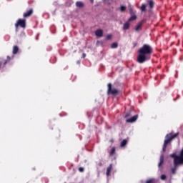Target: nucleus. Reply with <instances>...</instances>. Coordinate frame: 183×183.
<instances>
[{
	"label": "nucleus",
	"mask_w": 183,
	"mask_h": 183,
	"mask_svg": "<svg viewBox=\"0 0 183 183\" xmlns=\"http://www.w3.org/2000/svg\"><path fill=\"white\" fill-rule=\"evenodd\" d=\"M154 49L149 44H144L139 50L137 56V62L139 64H144L146 61L151 59V55H152Z\"/></svg>",
	"instance_id": "f257e3e1"
},
{
	"label": "nucleus",
	"mask_w": 183,
	"mask_h": 183,
	"mask_svg": "<svg viewBox=\"0 0 183 183\" xmlns=\"http://www.w3.org/2000/svg\"><path fill=\"white\" fill-rule=\"evenodd\" d=\"M177 135H179V132L174 134H172V133H169L166 135V139L164 140L162 148L163 152H165V151H167V147H168V144H169L171 141L174 139V138H177Z\"/></svg>",
	"instance_id": "f03ea898"
},
{
	"label": "nucleus",
	"mask_w": 183,
	"mask_h": 183,
	"mask_svg": "<svg viewBox=\"0 0 183 183\" xmlns=\"http://www.w3.org/2000/svg\"><path fill=\"white\" fill-rule=\"evenodd\" d=\"M107 94L108 95H113L114 97H117L119 94V90L116 88H112V84L109 83L107 84Z\"/></svg>",
	"instance_id": "7ed1b4c3"
},
{
	"label": "nucleus",
	"mask_w": 183,
	"mask_h": 183,
	"mask_svg": "<svg viewBox=\"0 0 183 183\" xmlns=\"http://www.w3.org/2000/svg\"><path fill=\"white\" fill-rule=\"evenodd\" d=\"M19 26L20 28L23 29L26 28V20L19 19L15 24V28L16 31H18V28H19Z\"/></svg>",
	"instance_id": "20e7f679"
},
{
	"label": "nucleus",
	"mask_w": 183,
	"mask_h": 183,
	"mask_svg": "<svg viewBox=\"0 0 183 183\" xmlns=\"http://www.w3.org/2000/svg\"><path fill=\"white\" fill-rule=\"evenodd\" d=\"M183 164V158L181 156H176L174 159V167H178V165H181Z\"/></svg>",
	"instance_id": "39448f33"
},
{
	"label": "nucleus",
	"mask_w": 183,
	"mask_h": 183,
	"mask_svg": "<svg viewBox=\"0 0 183 183\" xmlns=\"http://www.w3.org/2000/svg\"><path fill=\"white\" fill-rule=\"evenodd\" d=\"M147 4L149 6V12H152V9H154L155 5L154 0H147Z\"/></svg>",
	"instance_id": "423d86ee"
},
{
	"label": "nucleus",
	"mask_w": 183,
	"mask_h": 183,
	"mask_svg": "<svg viewBox=\"0 0 183 183\" xmlns=\"http://www.w3.org/2000/svg\"><path fill=\"white\" fill-rule=\"evenodd\" d=\"M32 14H34V10H32V9H31L29 11H27L26 12L24 13L23 16H24V18H28V17L31 16L32 15Z\"/></svg>",
	"instance_id": "0eeeda50"
},
{
	"label": "nucleus",
	"mask_w": 183,
	"mask_h": 183,
	"mask_svg": "<svg viewBox=\"0 0 183 183\" xmlns=\"http://www.w3.org/2000/svg\"><path fill=\"white\" fill-rule=\"evenodd\" d=\"M137 119H138V114H136V115L133 116L132 118L127 119L126 122H127V123L135 122V121H137Z\"/></svg>",
	"instance_id": "6e6552de"
},
{
	"label": "nucleus",
	"mask_w": 183,
	"mask_h": 183,
	"mask_svg": "<svg viewBox=\"0 0 183 183\" xmlns=\"http://www.w3.org/2000/svg\"><path fill=\"white\" fill-rule=\"evenodd\" d=\"M95 35H96V36L101 38V36H102L104 35V31H102V29H97L95 31Z\"/></svg>",
	"instance_id": "1a4fd4ad"
},
{
	"label": "nucleus",
	"mask_w": 183,
	"mask_h": 183,
	"mask_svg": "<svg viewBox=\"0 0 183 183\" xmlns=\"http://www.w3.org/2000/svg\"><path fill=\"white\" fill-rule=\"evenodd\" d=\"M111 171H112V164H109V166L107 167L106 175L107 177H109L111 174Z\"/></svg>",
	"instance_id": "9d476101"
},
{
	"label": "nucleus",
	"mask_w": 183,
	"mask_h": 183,
	"mask_svg": "<svg viewBox=\"0 0 183 183\" xmlns=\"http://www.w3.org/2000/svg\"><path fill=\"white\" fill-rule=\"evenodd\" d=\"M19 51V47L18 46H13V54L16 55V54H18Z\"/></svg>",
	"instance_id": "9b49d317"
},
{
	"label": "nucleus",
	"mask_w": 183,
	"mask_h": 183,
	"mask_svg": "<svg viewBox=\"0 0 183 183\" xmlns=\"http://www.w3.org/2000/svg\"><path fill=\"white\" fill-rule=\"evenodd\" d=\"M11 59H14V56H12L11 57L9 56H7L6 59L4 62V65H6V64H8V62H10Z\"/></svg>",
	"instance_id": "f8f14e48"
},
{
	"label": "nucleus",
	"mask_w": 183,
	"mask_h": 183,
	"mask_svg": "<svg viewBox=\"0 0 183 183\" xmlns=\"http://www.w3.org/2000/svg\"><path fill=\"white\" fill-rule=\"evenodd\" d=\"M140 11L142 12H147V4H142V6L140 7Z\"/></svg>",
	"instance_id": "ddd939ff"
},
{
	"label": "nucleus",
	"mask_w": 183,
	"mask_h": 183,
	"mask_svg": "<svg viewBox=\"0 0 183 183\" xmlns=\"http://www.w3.org/2000/svg\"><path fill=\"white\" fill-rule=\"evenodd\" d=\"M128 144V140L124 139L121 143H120V147L121 148H124Z\"/></svg>",
	"instance_id": "4468645a"
},
{
	"label": "nucleus",
	"mask_w": 183,
	"mask_h": 183,
	"mask_svg": "<svg viewBox=\"0 0 183 183\" xmlns=\"http://www.w3.org/2000/svg\"><path fill=\"white\" fill-rule=\"evenodd\" d=\"M76 6H77V8H84V3H82V1H77L76 2Z\"/></svg>",
	"instance_id": "2eb2a0df"
},
{
	"label": "nucleus",
	"mask_w": 183,
	"mask_h": 183,
	"mask_svg": "<svg viewBox=\"0 0 183 183\" xmlns=\"http://www.w3.org/2000/svg\"><path fill=\"white\" fill-rule=\"evenodd\" d=\"M135 19H137V16L135 14H132L129 19L128 22H132V21H135Z\"/></svg>",
	"instance_id": "dca6fc26"
},
{
	"label": "nucleus",
	"mask_w": 183,
	"mask_h": 183,
	"mask_svg": "<svg viewBox=\"0 0 183 183\" xmlns=\"http://www.w3.org/2000/svg\"><path fill=\"white\" fill-rule=\"evenodd\" d=\"M123 29L124 30L129 29V21L124 23L123 26Z\"/></svg>",
	"instance_id": "f3484780"
},
{
	"label": "nucleus",
	"mask_w": 183,
	"mask_h": 183,
	"mask_svg": "<svg viewBox=\"0 0 183 183\" xmlns=\"http://www.w3.org/2000/svg\"><path fill=\"white\" fill-rule=\"evenodd\" d=\"M142 26V21L138 23V24L135 27V31H139L141 29V27Z\"/></svg>",
	"instance_id": "a211bd4d"
},
{
	"label": "nucleus",
	"mask_w": 183,
	"mask_h": 183,
	"mask_svg": "<svg viewBox=\"0 0 183 183\" xmlns=\"http://www.w3.org/2000/svg\"><path fill=\"white\" fill-rule=\"evenodd\" d=\"M162 164H164V154H162L160 157V162L159 163V167H161V165H162Z\"/></svg>",
	"instance_id": "6ab92c4d"
},
{
	"label": "nucleus",
	"mask_w": 183,
	"mask_h": 183,
	"mask_svg": "<svg viewBox=\"0 0 183 183\" xmlns=\"http://www.w3.org/2000/svg\"><path fill=\"white\" fill-rule=\"evenodd\" d=\"M146 183H157V179H149L146 181Z\"/></svg>",
	"instance_id": "aec40b11"
},
{
	"label": "nucleus",
	"mask_w": 183,
	"mask_h": 183,
	"mask_svg": "<svg viewBox=\"0 0 183 183\" xmlns=\"http://www.w3.org/2000/svg\"><path fill=\"white\" fill-rule=\"evenodd\" d=\"M111 48H112V49H115L118 48V43L114 42V43L112 44Z\"/></svg>",
	"instance_id": "412c9836"
},
{
	"label": "nucleus",
	"mask_w": 183,
	"mask_h": 183,
	"mask_svg": "<svg viewBox=\"0 0 183 183\" xmlns=\"http://www.w3.org/2000/svg\"><path fill=\"white\" fill-rule=\"evenodd\" d=\"M119 9H120L121 12H124V11H126V9H127V6H121Z\"/></svg>",
	"instance_id": "4be33fe9"
},
{
	"label": "nucleus",
	"mask_w": 183,
	"mask_h": 183,
	"mask_svg": "<svg viewBox=\"0 0 183 183\" xmlns=\"http://www.w3.org/2000/svg\"><path fill=\"white\" fill-rule=\"evenodd\" d=\"M109 154H110V155H114V154H115V147L112 148Z\"/></svg>",
	"instance_id": "5701e85b"
},
{
	"label": "nucleus",
	"mask_w": 183,
	"mask_h": 183,
	"mask_svg": "<svg viewBox=\"0 0 183 183\" xmlns=\"http://www.w3.org/2000/svg\"><path fill=\"white\" fill-rule=\"evenodd\" d=\"M129 12L130 15H135V12H134V9H132V7L129 8Z\"/></svg>",
	"instance_id": "b1692460"
},
{
	"label": "nucleus",
	"mask_w": 183,
	"mask_h": 183,
	"mask_svg": "<svg viewBox=\"0 0 183 183\" xmlns=\"http://www.w3.org/2000/svg\"><path fill=\"white\" fill-rule=\"evenodd\" d=\"M161 179H162V181H165V179H167V176L165 174H162Z\"/></svg>",
	"instance_id": "393cba45"
},
{
	"label": "nucleus",
	"mask_w": 183,
	"mask_h": 183,
	"mask_svg": "<svg viewBox=\"0 0 183 183\" xmlns=\"http://www.w3.org/2000/svg\"><path fill=\"white\" fill-rule=\"evenodd\" d=\"M111 38H112V35H111V34H108V35L106 36L107 41H109V39H111Z\"/></svg>",
	"instance_id": "a878e982"
},
{
	"label": "nucleus",
	"mask_w": 183,
	"mask_h": 183,
	"mask_svg": "<svg viewBox=\"0 0 183 183\" xmlns=\"http://www.w3.org/2000/svg\"><path fill=\"white\" fill-rule=\"evenodd\" d=\"M128 117H131V112L126 113L125 118H128Z\"/></svg>",
	"instance_id": "bb28decb"
},
{
	"label": "nucleus",
	"mask_w": 183,
	"mask_h": 183,
	"mask_svg": "<svg viewBox=\"0 0 183 183\" xmlns=\"http://www.w3.org/2000/svg\"><path fill=\"white\" fill-rule=\"evenodd\" d=\"M176 171H177V169L175 167L172 169V174H175Z\"/></svg>",
	"instance_id": "cd10ccee"
},
{
	"label": "nucleus",
	"mask_w": 183,
	"mask_h": 183,
	"mask_svg": "<svg viewBox=\"0 0 183 183\" xmlns=\"http://www.w3.org/2000/svg\"><path fill=\"white\" fill-rule=\"evenodd\" d=\"M172 158H174V161L175 159V157H178V155L175 154H173L171 155Z\"/></svg>",
	"instance_id": "c85d7f7f"
},
{
	"label": "nucleus",
	"mask_w": 183,
	"mask_h": 183,
	"mask_svg": "<svg viewBox=\"0 0 183 183\" xmlns=\"http://www.w3.org/2000/svg\"><path fill=\"white\" fill-rule=\"evenodd\" d=\"M79 172H84V167H79Z\"/></svg>",
	"instance_id": "c756f323"
},
{
	"label": "nucleus",
	"mask_w": 183,
	"mask_h": 183,
	"mask_svg": "<svg viewBox=\"0 0 183 183\" xmlns=\"http://www.w3.org/2000/svg\"><path fill=\"white\" fill-rule=\"evenodd\" d=\"M109 142H112V144L114 143V139H111Z\"/></svg>",
	"instance_id": "7c9ffc66"
},
{
	"label": "nucleus",
	"mask_w": 183,
	"mask_h": 183,
	"mask_svg": "<svg viewBox=\"0 0 183 183\" xmlns=\"http://www.w3.org/2000/svg\"><path fill=\"white\" fill-rule=\"evenodd\" d=\"M90 2H91L92 4H94V0H90Z\"/></svg>",
	"instance_id": "2f4dec72"
},
{
	"label": "nucleus",
	"mask_w": 183,
	"mask_h": 183,
	"mask_svg": "<svg viewBox=\"0 0 183 183\" xmlns=\"http://www.w3.org/2000/svg\"><path fill=\"white\" fill-rule=\"evenodd\" d=\"M77 64H81V61H77Z\"/></svg>",
	"instance_id": "473e14b6"
},
{
	"label": "nucleus",
	"mask_w": 183,
	"mask_h": 183,
	"mask_svg": "<svg viewBox=\"0 0 183 183\" xmlns=\"http://www.w3.org/2000/svg\"><path fill=\"white\" fill-rule=\"evenodd\" d=\"M83 57L85 58V54H83Z\"/></svg>",
	"instance_id": "72a5a7b5"
}]
</instances>
